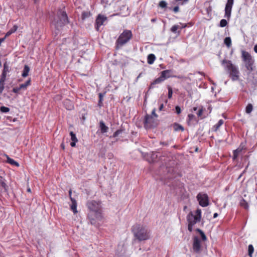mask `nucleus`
Returning a JSON list of instances; mask_svg holds the SVG:
<instances>
[{"label": "nucleus", "mask_w": 257, "mask_h": 257, "mask_svg": "<svg viewBox=\"0 0 257 257\" xmlns=\"http://www.w3.org/2000/svg\"><path fill=\"white\" fill-rule=\"evenodd\" d=\"M87 206L91 211L88 214V217L92 224H95V220L91 217V213H94L97 219L100 220L102 218L101 216V205L100 203L95 201H89L87 203Z\"/></svg>", "instance_id": "obj_1"}, {"label": "nucleus", "mask_w": 257, "mask_h": 257, "mask_svg": "<svg viewBox=\"0 0 257 257\" xmlns=\"http://www.w3.org/2000/svg\"><path fill=\"white\" fill-rule=\"evenodd\" d=\"M221 63L232 81H235L239 79L240 73L237 66L233 64L231 61L225 59L223 60Z\"/></svg>", "instance_id": "obj_2"}, {"label": "nucleus", "mask_w": 257, "mask_h": 257, "mask_svg": "<svg viewBox=\"0 0 257 257\" xmlns=\"http://www.w3.org/2000/svg\"><path fill=\"white\" fill-rule=\"evenodd\" d=\"M133 232L135 236L139 240H145L150 238V230L146 226L136 224L133 227Z\"/></svg>", "instance_id": "obj_3"}, {"label": "nucleus", "mask_w": 257, "mask_h": 257, "mask_svg": "<svg viewBox=\"0 0 257 257\" xmlns=\"http://www.w3.org/2000/svg\"><path fill=\"white\" fill-rule=\"evenodd\" d=\"M68 23V18L66 12L60 10L58 12L57 16L54 18L52 24L57 30H59L60 28Z\"/></svg>", "instance_id": "obj_4"}, {"label": "nucleus", "mask_w": 257, "mask_h": 257, "mask_svg": "<svg viewBox=\"0 0 257 257\" xmlns=\"http://www.w3.org/2000/svg\"><path fill=\"white\" fill-rule=\"evenodd\" d=\"M201 218V210L200 209H197L194 215L192 212H190L187 217L188 222V229L190 232L192 231L193 226L198 222L200 221Z\"/></svg>", "instance_id": "obj_5"}, {"label": "nucleus", "mask_w": 257, "mask_h": 257, "mask_svg": "<svg viewBox=\"0 0 257 257\" xmlns=\"http://www.w3.org/2000/svg\"><path fill=\"white\" fill-rule=\"evenodd\" d=\"M133 35L131 31L125 30L119 35L116 40V43L118 46H122L127 43L132 38Z\"/></svg>", "instance_id": "obj_6"}, {"label": "nucleus", "mask_w": 257, "mask_h": 257, "mask_svg": "<svg viewBox=\"0 0 257 257\" xmlns=\"http://www.w3.org/2000/svg\"><path fill=\"white\" fill-rule=\"evenodd\" d=\"M242 57L246 68L250 72L253 70L254 59L248 52L242 51Z\"/></svg>", "instance_id": "obj_7"}, {"label": "nucleus", "mask_w": 257, "mask_h": 257, "mask_svg": "<svg viewBox=\"0 0 257 257\" xmlns=\"http://www.w3.org/2000/svg\"><path fill=\"white\" fill-rule=\"evenodd\" d=\"M197 199L200 206L206 207L208 205V197L206 194L199 193L197 196Z\"/></svg>", "instance_id": "obj_8"}, {"label": "nucleus", "mask_w": 257, "mask_h": 257, "mask_svg": "<svg viewBox=\"0 0 257 257\" xmlns=\"http://www.w3.org/2000/svg\"><path fill=\"white\" fill-rule=\"evenodd\" d=\"M145 126L146 128L155 127L157 125L155 119L152 115H147L145 118Z\"/></svg>", "instance_id": "obj_9"}, {"label": "nucleus", "mask_w": 257, "mask_h": 257, "mask_svg": "<svg viewBox=\"0 0 257 257\" xmlns=\"http://www.w3.org/2000/svg\"><path fill=\"white\" fill-rule=\"evenodd\" d=\"M107 20V18L103 15H99L95 21V28L96 30L98 31L99 28L101 25H103L104 23Z\"/></svg>", "instance_id": "obj_10"}, {"label": "nucleus", "mask_w": 257, "mask_h": 257, "mask_svg": "<svg viewBox=\"0 0 257 257\" xmlns=\"http://www.w3.org/2000/svg\"><path fill=\"white\" fill-rule=\"evenodd\" d=\"M201 247V241L199 238L195 236L193 238V248L196 252H199Z\"/></svg>", "instance_id": "obj_11"}, {"label": "nucleus", "mask_w": 257, "mask_h": 257, "mask_svg": "<svg viewBox=\"0 0 257 257\" xmlns=\"http://www.w3.org/2000/svg\"><path fill=\"white\" fill-rule=\"evenodd\" d=\"M233 5V3L227 2L225 5V16L229 19L231 16L232 7Z\"/></svg>", "instance_id": "obj_12"}, {"label": "nucleus", "mask_w": 257, "mask_h": 257, "mask_svg": "<svg viewBox=\"0 0 257 257\" xmlns=\"http://www.w3.org/2000/svg\"><path fill=\"white\" fill-rule=\"evenodd\" d=\"M99 127L101 133L104 134L108 131V127L107 126L103 121H100L99 122Z\"/></svg>", "instance_id": "obj_13"}, {"label": "nucleus", "mask_w": 257, "mask_h": 257, "mask_svg": "<svg viewBox=\"0 0 257 257\" xmlns=\"http://www.w3.org/2000/svg\"><path fill=\"white\" fill-rule=\"evenodd\" d=\"M71 201L72 202V204L70 206L71 210L73 211L74 213H76L77 212V202L72 197H71Z\"/></svg>", "instance_id": "obj_14"}, {"label": "nucleus", "mask_w": 257, "mask_h": 257, "mask_svg": "<svg viewBox=\"0 0 257 257\" xmlns=\"http://www.w3.org/2000/svg\"><path fill=\"white\" fill-rule=\"evenodd\" d=\"M165 80L164 79V78L162 77V76H161L160 75V76L157 78L156 79H155L151 84L150 86V88H153L154 87V85L155 84H159L161 82H162L163 81H164Z\"/></svg>", "instance_id": "obj_15"}, {"label": "nucleus", "mask_w": 257, "mask_h": 257, "mask_svg": "<svg viewBox=\"0 0 257 257\" xmlns=\"http://www.w3.org/2000/svg\"><path fill=\"white\" fill-rule=\"evenodd\" d=\"M5 156H6V157L7 158L6 162L8 163H9V164H10L12 165L15 166H17V167H19V164L17 162L15 161L13 159H11L7 155H5Z\"/></svg>", "instance_id": "obj_16"}, {"label": "nucleus", "mask_w": 257, "mask_h": 257, "mask_svg": "<svg viewBox=\"0 0 257 257\" xmlns=\"http://www.w3.org/2000/svg\"><path fill=\"white\" fill-rule=\"evenodd\" d=\"M171 71L170 70H164L161 72V76L165 80L171 77Z\"/></svg>", "instance_id": "obj_17"}, {"label": "nucleus", "mask_w": 257, "mask_h": 257, "mask_svg": "<svg viewBox=\"0 0 257 257\" xmlns=\"http://www.w3.org/2000/svg\"><path fill=\"white\" fill-rule=\"evenodd\" d=\"M243 147L240 146L238 147L237 149L234 150L233 151V159L234 160H236L238 156L240 153L242 151V150L243 149Z\"/></svg>", "instance_id": "obj_18"}, {"label": "nucleus", "mask_w": 257, "mask_h": 257, "mask_svg": "<svg viewBox=\"0 0 257 257\" xmlns=\"http://www.w3.org/2000/svg\"><path fill=\"white\" fill-rule=\"evenodd\" d=\"M156 59V57L154 54H150L148 56L147 61L148 63L149 64H152Z\"/></svg>", "instance_id": "obj_19"}, {"label": "nucleus", "mask_w": 257, "mask_h": 257, "mask_svg": "<svg viewBox=\"0 0 257 257\" xmlns=\"http://www.w3.org/2000/svg\"><path fill=\"white\" fill-rule=\"evenodd\" d=\"M29 71H30L29 67L28 65H25L24 66V70H23V73L22 74V77H26L27 76H28Z\"/></svg>", "instance_id": "obj_20"}, {"label": "nucleus", "mask_w": 257, "mask_h": 257, "mask_svg": "<svg viewBox=\"0 0 257 257\" xmlns=\"http://www.w3.org/2000/svg\"><path fill=\"white\" fill-rule=\"evenodd\" d=\"M31 84V79H29L25 83L21 84L19 86V88L20 89L26 90L28 86Z\"/></svg>", "instance_id": "obj_21"}, {"label": "nucleus", "mask_w": 257, "mask_h": 257, "mask_svg": "<svg viewBox=\"0 0 257 257\" xmlns=\"http://www.w3.org/2000/svg\"><path fill=\"white\" fill-rule=\"evenodd\" d=\"M18 29V26L14 25L13 27L6 34L5 37H9L13 33H15Z\"/></svg>", "instance_id": "obj_22"}, {"label": "nucleus", "mask_w": 257, "mask_h": 257, "mask_svg": "<svg viewBox=\"0 0 257 257\" xmlns=\"http://www.w3.org/2000/svg\"><path fill=\"white\" fill-rule=\"evenodd\" d=\"M240 205L246 209L248 208V205L247 202L243 198L241 199L240 201Z\"/></svg>", "instance_id": "obj_23"}, {"label": "nucleus", "mask_w": 257, "mask_h": 257, "mask_svg": "<svg viewBox=\"0 0 257 257\" xmlns=\"http://www.w3.org/2000/svg\"><path fill=\"white\" fill-rule=\"evenodd\" d=\"M224 123V121L222 119H220L217 123L213 126V128H214V131H216L218 128L221 126Z\"/></svg>", "instance_id": "obj_24"}, {"label": "nucleus", "mask_w": 257, "mask_h": 257, "mask_svg": "<svg viewBox=\"0 0 257 257\" xmlns=\"http://www.w3.org/2000/svg\"><path fill=\"white\" fill-rule=\"evenodd\" d=\"M224 44L228 48H229L231 45V40L230 37H226L224 40Z\"/></svg>", "instance_id": "obj_25"}, {"label": "nucleus", "mask_w": 257, "mask_h": 257, "mask_svg": "<svg viewBox=\"0 0 257 257\" xmlns=\"http://www.w3.org/2000/svg\"><path fill=\"white\" fill-rule=\"evenodd\" d=\"M7 186L4 181V179L2 176L0 177V188H2L4 189H6Z\"/></svg>", "instance_id": "obj_26"}, {"label": "nucleus", "mask_w": 257, "mask_h": 257, "mask_svg": "<svg viewBox=\"0 0 257 257\" xmlns=\"http://www.w3.org/2000/svg\"><path fill=\"white\" fill-rule=\"evenodd\" d=\"M9 72V67L7 64V63H5L4 64V69L2 72V74H5L7 75V73Z\"/></svg>", "instance_id": "obj_27"}, {"label": "nucleus", "mask_w": 257, "mask_h": 257, "mask_svg": "<svg viewBox=\"0 0 257 257\" xmlns=\"http://www.w3.org/2000/svg\"><path fill=\"white\" fill-rule=\"evenodd\" d=\"M253 109L252 105L250 103L248 104L245 108V112L247 113H250Z\"/></svg>", "instance_id": "obj_28"}, {"label": "nucleus", "mask_w": 257, "mask_h": 257, "mask_svg": "<svg viewBox=\"0 0 257 257\" xmlns=\"http://www.w3.org/2000/svg\"><path fill=\"white\" fill-rule=\"evenodd\" d=\"M196 231L200 233V235H201V238H202V239L203 240H206V235H205L204 233L199 228H197L196 229Z\"/></svg>", "instance_id": "obj_29"}, {"label": "nucleus", "mask_w": 257, "mask_h": 257, "mask_svg": "<svg viewBox=\"0 0 257 257\" xmlns=\"http://www.w3.org/2000/svg\"><path fill=\"white\" fill-rule=\"evenodd\" d=\"M66 103H68V106H66V108L69 110H71L73 108V106L72 105L71 102L68 100H66L64 101V104H66Z\"/></svg>", "instance_id": "obj_30"}, {"label": "nucleus", "mask_w": 257, "mask_h": 257, "mask_svg": "<svg viewBox=\"0 0 257 257\" xmlns=\"http://www.w3.org/2000/svg\"><path fill=\"white\" fill-rule=\"evenodd\" d=\"M254 251V248L251 244L248 245V255L250 257H252V254Z\"/></svg>", "instance_id": "obj_31"}, {"label": "nucleus", "mask_w": 257, "mask_h": 257, "mask_svg": "<svg viewBox=\"0 0 257 257\" xmlns=\"http://www.w3.org/2000/svg\"><path fill=\"white\" fill-rule=\"evenodd\" d=\"M180 27L179 25H175L172 27V28L171 29V31L172 32H173L174 33H176L177 30L178 29H180Z\"/></svg>", "instance_id": "obj_32"}, {"label": "nucleus", "mask_w": 257, "mask_h": 257, "mask_svg": "<svg viewBox=\"0 0 257 257\" xmlns=\"http://www.w3.org/2000/svg\"><path fill=\"white\" fill-rule=\"evenodd\" d=\"M90 16V13L88 12H83L82 13V19L84 20L85 19L88 18Z\"/></svg>", "instance_id": "obj_33"}, {"label": "nucleus", "mask_w": 257, "mask_h": 257, "mask_svg": "<svg viewBox=\"0 0 257 257\" xmlns=\"http://www.w3.org/2000/svg\"><path fill=\"white\" fill-rule=\"evenodd\" d=\"M174 129L176 131H184L183 127L182 125L178 124H176L175 125Z\"/></svg>", "instance_id": "obj_34"}, {"label": "nucleus", "mask_w": 257, "mask_h": 257, "mask_svg": "<svg viewBox=\"0 0 257 257\" xmlns=\"http://www.w3.org/2000/svg\"><path fill=\"white\" fill-rule=\"evenodd\" d=\"M70 135L71 136V139L72 141H73V142H77L78 141V140L76 137L75 134L73 132H71L70 133Z\"/></svg>", "instance_id": "obj_35"}, {"label": "nucleus", "mask_w": 257, "mask_h": 257, "mask_svg": "<svg viewBox=\"0 0 257 257\" xmlns=\"http://www.w3.org/2000/svg\"><path fill=\"white\" fill-rule=\"evenodd\" d=\"M227 24V22L226 20L225 19H222L220 22L219 26L221 27H225Z\"/></svg>", "instance_id": "obj_36"}, {"label": "nucleus", "mask_w": 257, "mask_h": 257, "mask_svg": "<svg viewBox=\"0 0 257 257\" xmlns=\"http://www.w3.org/2000/svg\"><path fill=\"white\" fill-rule=\"evenodd\" d=\"M123 132L122 130H117L113 135L112 137L115 138L121 134Z\"/></svg>", "instance_id": "obj_37"}, {"label": "nucleus", "mask_w": 257, "mask_h": 257, "mask_svg": "<svg viewBox=\"0 0 257 257\" xmlns=\"http://www.w3.org/2000/svg\"><path fill=\"white\" fill-rule=\"evenodd\" d=\"M167 88L168 89V98L170 99L172 98V94H173L172 89L170 86H168L167 87Z\"/></svg>", "instance_id": "obj_38"}, {"label": "nucleus", "mask_w": 257, "mask_h": 257, "mask_svg": "<svg viewBox=\"0 0 257 257\" xmlns=\"http://www.w3.org/2000/svg\"><path fill=\"white\" fill-rule=\"evenodd\" d=\"M0 110L3 112L7 113L10 111V108L7 107L2 106L0 108Z\"/></svg>", "instance_id": "obj_39"}, {"label": "nucleus", "mask_w": 257, "mask_h": 257, "mask_svg": "<svg viewBox=\"0 0 257 257\" xmlns=\"http://www.w3.org/2000/svg\"><path fill=\"white\" fill-rule=\"evenodd\" d=\"M167 5V3L164 1H162L159 3V6L162 8H166Z\"/></svg>", "instance_id": "obj_40"}, {"label": "nucleus", "mask_w": 257, "mask_h": 257, "mask_svg": "<svg viewBox=\"0 0 257 257\" xmlns=\"http://www.w3.org/2000/svg\"><path fill=\"white\" fill-rule=\"evenodd\" d=\"M6 76L5 74H2L1 78H0V82L5 83L6 80Z\"/></svg>", "instance_id": "obj_41"}, {"label": "nucleus", "mask_w": 257, "mask_h": 257, "mask_svg": "<svg viewBox=\"0 0 257 257\" xmlns=\"http://www.w3.org/2000/svg\"><path fill=\"white\" fill-rule=\"evenodd\" d=\"M5 88V83L0 82V95L3 93Z\"/></svg>", "instance_id": "obj_42"}, {"label": "nucleus", "mask_w": 257, "mask_h": 257, "mask_svg": "<svg viewBox=\"0 0 257 257\" xmlns=\"http://www.w3.org/2000/svg\"><path fill=\"white\" fill-rule=\"evenodd\" d=\"M21 90L20 88H19V87H14L13 89V92H14L15 93H18L19 92V91Z\"/></svg>", "instance_id": "obj_43"}, {"label": "nucleus", "mask_w": 257, "mask_h": 257, "mask_svg": "<svg viewBox=\"0 0 257 257\" xmlns=\"http://www.w3.org/2000/svg\"><path fill=\"white\" fill-rule=\"evenodd\" d=\"M176 112L177 114H180L181 112V110L180 107L179 106H176L175 107Z\"/></svg>", "instance_id": "obj_44"}, {"label": "nucleus", "mask_w": 257, "mask_h": 257, "mask_svg": "<svg viewBox=\"0 0 257 257\" xmlns=\"http://www.w3.org/2000/svg\"><path fill=\"white\" fill-rule=\"evenodd\" d=\"M152 116L153 117H155V118H157L158 117L157 114L156 113V109H154L152 112Z\"/></svg>", "instance_id": "obj_45"}, {"label": "nucleus", "mask_w": 257, "mask_h": 257, "mask_svg": "<svg viewBox=\"0 0 257 257\" xmlns=\"http://www.w3.org/2000/svg\"><path fill=\"white\" fill-rule=\"evenodd\" d=\"M173 10L175 13H177L179 11V8L178 6L175 7Z\"/></svg>", "instance_id": "obj_46"}, {"label": "nucleus", "mask_w": 257, "mask_h": 257, "mask_svg": "<svg viewBox=\"0 0 257 257\" xmlns=\"http://www.w3.org/2000/svg\"><path fill=\"white\" fill-rule=\"evenodd\" d=\"M202 112H203V110H202V109H200L198 110V112H197V115H198V116H201V115H202Z\"/></svg>", "instance_id": "obj_47"}, {"label": "nucleus", "mask_w": 257, "mask_h": 257, "mask_svg": "<svg viewBox=\"0 0 257 257\" xmlns=\"http://www.w3.org/2000/svg\"><path fill=\"white\" fill-rule=\"evenodd\" d=\"M103 94L102 93L99 94V102H100L102 101V97H103Z\"/></svg>", "instance_id": "obj_48"}, {"label": "nucleus", "mask_w": 257, "mask_h": 257, "mask_svg": "<svg viewBox=\"0 0 257 257\" xmlns=\"http://www.w3.org/2000/svg\"><path fill=\"white\" fill-rule=\"evenodd\" d=\"M77 142H73L72 141V142L70 143V145L71 147H74L75 146H76V143Z\"/></svg>", "instance_id": "obj_49"}, {"label": "nucleus", "mask_w": 257, "mask_h": 257, "mask_svg": "<svg viewBox=\"0 0 257 257\" xmlns=\"http://www.w3.org/2000/svg\"><path fill=\"white\" fill-rule=\"evenodd\" d=\"M163 107H164V104L163 103H162L159 107V110L161 111L163 109Z\"/></svg>", "instance_id": "obj_50"}, {"label": "nucleus", "mask_w": 257, "mask_h": 257, "mask_svg": "<svg viewBox=\"0 0 257 257\" xmlns=\"http://www.w3.org/2000/svg\"><path fill=\"white\" fill-rule=\"evenodd\" d=\"M167 177L168 179H172V178H173V176L171 174H168V176Z\"/></svg>", "instance_id": "obj_51"}, {"label": "nucleus", "mask_w": 257, "mask_h": 257, "mask_svg": "<svg viewBox=\"0 0 257 257\" xmlns=\"http://www.w3.org/2000/svg\"><path fill=\"white\" fill-rule=\"evenodd\" d=\"M5 39H6L5 37L4 38L0 39V45H1L2 43L5 41Z\"/></svg>", "instance_id": "obj_52"}, {"label": "nucleus", "mask_w": 257, "mask_h": 257, "mask_svg": "<svg viewBox=\"0 0 257 257\" xmlns=\"http://www.w3.org/2000/svg\"><path fill=\"white\" fill-rule=\"evenodd\" d=\"M101 2L102 3H104V4H108V2L107 0H101Z\"/></svg>", "instance_id": "obj_53"}, {"label": "nucleus", "mask_w": 257, "mask_h": 257, "mask_svg": "<svg viewBox=\"0 0 257 257\" xmlns=\"http://www.w3.org/2000/svg\"><path fill=\"white\" fill-rule=\"evenodd\" d=\"M254 51L255 53H257V44L255 45L254 47Z\"/></svg>", "instance_id": "obj_54"}, {"label": "nucleus", "mask_w": 257, "mask_h": 257, "mask_svg": "<svg viewBox=\"0 0 257 257\" xmlns=\"http://www.w3.org/2000/svg\"><path fill=\"white\" fill-rule=\"evenodd\" d=\"M176 2H180V1H183L184 2H186L188 0H175Z\"/></svg>", "instance_id": "obj_55"}, {"label": "nucleus", "mask_w": 257, "mask_h": 257, "mask_svg": "<svg viewBox=\"0 0 257 257\" xmlns=\"http://www.w3.org/2000/svg\"><path fill=\"white\" fill-rule=\"evenodd\" d=\"M188 117H189V118L191 119H192V118L193 117V115L192 114H189L188 115Z\"/></svg>", "instance_id": "obj_56"}, {"label": "nucleus", "mask_w": 257, "mask_h": 257, "mask_svg": "<svg viewBox=\"0 0 257 257\" xmlns=\"http://www.w3.org/2000/svg\"><path fill=\"white\" fill-rule=\"evenodd\" d=\"M71 194H72V191H71V190H70L69 191V195L70 199H71V197H71Z\"/></svg>", "instance_id": "obj_57"}, {"label": "nucleus", "mask_w": 257, "mask_h": 257, "mask_svg": "<svg viewBox=\"0 0 257 257\" xmlns=\"http://www.w3.org/2000/svg\"><path fill=\"white\" fill-rule=\"evenodd\" d=\"M218 216V214L217 213H215L213 215V217L215 218Z\"/></svg>", "instance_id": "obj_58"}, {"label": "nucleus", "mask_w": 257, "mask_h": 257, "mask_svg": "<svg viewBox=\"0 0 257 257\" xmlns=\"http://www.w3.org/2000/svg\"><path fill=\"white\" fill-rule=\"evenodd\" d=\"M186 27V24H183V25H182V27H180V29H182V28H185Z\"/></svg>", "instance_id": "obj_59"}, {"label": "nucleus", "mask_w": 257, "mask_h": 257, "mask_svg": "<svg viewBox=\"0 0 257 257\" xmlns=\"http://www.w3.org/2000/svg\"><path fill=\"white\" fill-rule=\"evenodd\" d=\"M156 20L155 19H152L151 20V22H153V23H154V22H156Z\"/></svg>", "instance_id": "obj_60"}, {"label": "nucleus", "mask_w": 257, "mask_h": 257, "mask_svg": "<svg viewBox=\"0 0 257 257\" xmlns=\"http://www.w3.org/2000/svg\"><path fill=\"white\" fill-rule=\"evenodd\" d=\"M171 171H173V170H172V169H171V168H169V170H168V173L171 172Z\"/></svg>", "instance_id": "obj_61"}, {"label": "nucleus", "mask_w": 257, "mask_h": 257, "mask_svg": "<svg viewBox=\"0 0 257 257\" xmlns=\"http://www.w3.org/2000/svg\"><path fill=\"white\" fill-rule=\"evenodd\" d=\"M227 2L234 3V0H227Z\"/></svg>", "instance_id": "obj_62"}, {"label": "nucleus", "mask_w": 257, "mask_h": 257, "mask_svg": "<svg viewBox=\"0 0 257 257\" xmlns=\"http://www.w3.org/2000/svg\"><path fill=\"white\" fill-rule=\"evenodd\" d=\"M61 146L62 148H63V149H64V146L63 144H62Z\"/></svg>", "instance_id": "obj_63"}, {"label": "nucleus", "mask_w": 257, "mask_h": 257, "mask_svg": "<svg viewBox=\"0 0 257 257\" xmlns=\"http://www.w3.org/2000/svg\"><path fill=\"white\" fill-rule=\"evenodd\" d=\"M39 0H34V2L35 3H37L38 2Z\"/></svg>", "instance_id": "obj_64"}]
</instances>
